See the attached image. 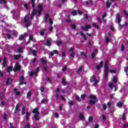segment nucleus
I'll return each instance as SVG.
<instances>
[{"mask_svg":"<svg viewBox=\"0 0 128 128\" xmlns=\"http://www.w3.org/2000/svg\"><path fill=\"white\" fill-rule=\"evenodd\" d=\"M104 78L108 80V60L105 62L104 66Z\"/></svg>","mask_w":128,"mask_h":128,"instance_id":"1","label":"nucleus"},{"mask_svg":"<svg viewBox=\"0 0 128 128\" xmlns=\"http://www.w3.org/2000/svg\"><path fill=\"white\" fill-rule=\"evenodd\" d=\"M32 114H35L34 115V118H35V120L38 122V120H40V117L38 115H40V112H38V108H36L33 110L32 111Z\"/></svg>","mask_w":128,"mask_h":128,"instance_id":"2","label":"nucleus"},{"mask_svg":"<svg viewBox=\"0 0 128 128\" xmlns=\"http://www.w3.org/2000/svg\"><path fill=\"white\" fill-rule=\"evenodd\" d=\"M22 70V66L20 65V63L16 62L15 64L14 68L13 69L14 72H20Z\"/></svg>","mask_w":128,"mask_h":128,"instance_id":"3","label":"nucleus"},{"mask_svg":"<svg viewBox=\"0 0 128 128\" xmlns=\"http://www.w3.org/2000/svg\"><path fill=\"white\" fill-rule=\"evenodd\" d=\"M90 82H94L95 86H96L98 83V82L96 80V75L94 74L92 76H91L90 78Z\"/></svg>","mask_w":128,"mask_h":128,"instance_id":"4","label":"nucleus"},{"mask_svg":"<svg viewBox=\"0 0 128 128\" xmlns=\"http://www.w3.org/2000/svg\"><path fill=\"white\" fill-rule=\"evenodd\" d=\"M116 18L117 19L118 24L121 28L124 27V24H120V22H122V18H120V13H118L116 14Z\"/></svg>","mask_w":128,"mask_h":128,"instance_id":"5","label":"nucleus"},{"mask_svg":"<svg viewBox=\"0 0 128 128\" xmlns=\"http://www.w3.org/2000/svg\"><path fill=\"white\" fill-rule=\"evenodd\" d=\"M92 28V26L90 24H86L85 26H82L81 28L82 30H86V32H88V30H90Z\"/></svg>","mask_w":128,"mask_h":128,"instance_id":"6","label":"nucleus"},{"mask_svg":"<svg viewBox=\"0 0 128 128\" xmlns=\"http://www.w3.org/2000/svg\"><path fill=\"white\" fill-rule=\"evenodd\" d=\"M20 82L19 84L20 86H22V84H26V83L24 82V77L22 76H20Z\"/></svg>","mask_w":128,"mask_h":128,"instance_id":"7","label":"nucleus"},{"mask_svg":"<svg viewBox=\"0 0 128 128\" xmlns=\"http://www.w3.org/2000/svg\"><path fill=\"white\" fill-rule=\"evenodd\" d=\"M98 49L94 50V51L92 52V54H91V56H92V60H94V56H95L96 54H98Z\"/></svg>","mask_w":128,"mask_h":128,"instance_id":"8","label":"nucleus"},{"mask_svg":"<svg viewBox=\"0 0 128 128\" xmlns=\"http://www.w3.org/2000/svg\"><path fill=\"white\" fill-rule=\"evenodd\" d=\"M102 66H104V62L101 61L100 63V65L96 66V68L98 70H100L101 68H102Z\"/></svg>","mask_w":128,"mask_h":128,"instance_id":"9","label":"nucleus"},{"mask_svg":"<svg viewBox=\"0 0 128 128\" xmlns=\"http://www.w3.org/2000/svg\"><path fill=\"white\" fill-rule=\"evenodd\" d=\"M13 56L14 58V60H20V58H22V54H19L14 55Z\"/></svg>","mask_w":128,"mask_h":128,"instance_id":"10","label":"nucleus"},{"mask_svg":"<svg viewBox=\"0 0 128 128\" xmlns=\"http://www.w3.org/2000/svg\"><path fill=\"white\" fill-rule=\"evenodd\" d=\"M2 66V68H6V57L4 58Z\"/></svg>","mask_w":128,"mask_h":128,"instance_id":"11","label":"nucleus"},{"mask_svg":"<svg viewBox=\"0 0 128 128\" xmlns=\"http://www.w3.org/2000/svg\"><path fill=\"white\" fill-rule=\"evenodd\" d=\"M12 80L10 78H8L6 81V86H10V84H12Z\"/></svg>","mask_w":128,"mask_h":128,"instance_id":"12","label":"nucleus"},{"mask_svg":"<svg viewBox=\"0 0 128 128\" xmlns=\"http://www.w3.org/2000/svg\"><path fill=\"white\" fill-rule=\"evenodd\" d=\"M40 62L42 63V66L48 63V62L44 58H42L40 59Z\"/></svg>","mask_w":128,"mask_h":128,"instance_id":"13","label":"nucleus"},{"mask_svg":"<svg viewBox=\"0 0 128 128\" xmlns=\"http://www.w3.org/2000/svg\"><path fill=\"white\" fill-rule=\"evenodd\" d=\"M78 118L81 120H84V114L80 112Z\"/></svg>","mask_w":128,"mask_h":128,"instance_id":"14","label":"nucleus"},{"mask_svg":"<svg viewBox=\"0 0 128 128\" xmlns=\"http://www.w3.org/2000/svg\"><path fill=\"white\" fill-rule=\"evenodd\" d=\"M50 18V14H45V16L44 18V22H48V20Z\"/></svg>","mask_w":128,"mask_h":128,"instance_id":"15","label":"nucleus"},{"mask_svg":"<svg viewBox=\"0 0 128 128\" xmlns=\"http://www.w3.org/2000/svg\"><path fill=\"white\" fill-rule=\"evenodd\" d=\"M111 6H112V2H110V0H108L106 2V6L107 8H110Z\"/></svg>","mask_w":128,"mask_h":128,"instance_id":"16","label":"nucleus"},{"mask_svg":"<svg viewBox=\"0 0 128 128\" xmlns=\"http://www.w3.org/2000/svg\"><path fill=\"white\" fill-rule=\"evenodd\" d=\"M92 26L93 28H96L97 30H100V26L97 25L96 23L93 22L92 24Z\"/></svg>","mask_w":128,"mask_h":128,"instance_id":"17","label":"nucleus"},{"mask_svg":"<svg viewBox=\"0 0 128 128\" xmlns=\"http://www.w3.org/2000/svg\"><path fill=\"white\" fill-rule=\"evenodd\" d=\"M88 102L90 106H94L96 104V100H89Z\"/></svg>","mask_w":128,"mask_h":128,"instance_id":"18","label":"nucleus"},{"mask_svg":"<svg viewBox=\"0 0 128 128\" xmlns=\"http://www.w3.org/2000/svg\"><path fill=\"white\" fill-rule=\"evenodd\" d=\"M18 108H20V104H16V106L15 108L14 114H16V112H18Z\"/></svg>","mask_w":128,"mask_h":128,"instance_id":"19","label":"nucleus"},{"mask_svg":"<svg viewBox=\"0 0 128 128\" xmlns=\"http://www.w3.org/2000/svg\"><path fill=\"white\" fill-rule=\"evenodd\" d=\"M112 81L114 84H116L118 82V78L116 77V76H113Z\"/></svg>","mask_w":128,"mask_h":128,"instance_id":"20","label":"nucleus"},{"mask_svg":"<svg viewBox=\"0 0 128 128\" xmlns=\"http://www.w3.org/2000/svg\"><path fill=\"white\" fill-rule=\"evenodd\" d=\"M25 114H26V106H23L22 107V116H24V115Z\"/></svg>","mask_w":128,"mask_h":128,"instance_id":"21","label":"nucleus"},{"mask_svg":"<svg viewBox=\"0 0 128 128\" xmlns=\"http://www.w3.org/2000/svg\"><path fill=\"white\" fill-rule=\"evenodd\" d=\"M14 92L16 96H20V92H18V89L16 88H14Z\"/></svg>","mask_w":128,"mask_h":128,"instance_id":"22","label":"nucleus"},{"mask_svg":"<svg viewBox=\"0 0 128 128\" xmlns=\"http://www.w3.org/2000/svg\"><path fill=\"white\" fill-rule=\"evenodd\" d=\"M36 0H31V4H32V8H34L35 6H36Z\"/></svg>","mask_w":128,"mask_h":128,"instance_id":"23","label":"nucleus"},{"mask_svg":"<svg viewBox=\"0 0 128 128\" xmlns=\"http://www.w3.org/2000/svg\"><path fill=\"white\" fill-rule=\"evenodd\" d=\"M18 52L20 54H22V52H24V48L22 47L18 48Z\"/></svg>","mask_w":128,"mask_h":128,"instance_id":"24","label":"nucleus"},{"mask_svg":"<svg viewBox=\"0 0 128 128\" xmlns=\"http://www.w3.org/2000/svg\"><path fill=\"white\" fill-rule=\"evenodd\" d=\"M82 70H84V66H82L78 69V71L76 72V74H80V72H82Z\"/></svg>","mask_w":128,"mask_h":128,"instance_id":"25","label":"nucleus"},{"mask_svg":"<svg viewBox=\"0 0 128 128\" xmlns=\"http://www.w3.org/2000/svg\"><path fill=\"white\" fill-rule=\"evenodd\" d=\"M29 41L32 42H34V36L32 35H30L29 36Z\"/></svg>","mask_w":128,"mask_h":128,"instance_id":"26","label":"nucleus"},{"mask_svg":"<svg viewBox=\"0 0 128 128\" xmlns=\"http://www.w3.org/2000/svg\"><path fill=\"white\" fill-rule=\"evenodd\" d=\"M38 10L42 12L44 10V6L42 4H39L38 6Z\"/></svg>","mask_w":128,"mask_h":128,"instance_id":"27","label":"nucleus"},{"mask_svg":"<svg viewBox=\"0 0 128 128\" xmlns=\"http://www.w3.org/2000/svg\"><path fill=\"white\" fill-rule=\"evenodd\" d=\"M89 98H90V100H96V95L92 94L90 95Z\"/></svg>","mask_w":128,"mask_h":128,"instance_id":"28","label":"nucleus"},{"mask_svg":"<svg viewBox=\"0 0 128 128\" xmlns=\"http://www.w3.org/2000/svg\"><path fill=\"white\" fill-rule=\"evenodd\" d=\"M30 112H26V120H30Z\"/></svg>","mask_w":128,"mask_h":128,"instance_id":"29","label":"nucleus"},{"mask_svg":"<svg viewBox=\"0 0 128 128\" xmlns=\"http://www.w3.org/2000/svg\"><path fill=\"white\" fill-rule=\"evenodd\" d=\"M34 56H36L38 53L36 52V50H33L32 52Z\"/></svg>","mask_w":128,"mask_h":128,"instance_id":"30","label":"nucleus"},{"mask_svg":"<svg viewBox=\"0 0 128 128\" xmlns=\"http://www.w3.org/2000/svg\"><path fill=\"white\" fill-rule=\"evenodd\" d=\"M12 70V66H8L7 68L6 72H10Z\"/></svg>","mask_w":128,"mask_h":128,"instance_id":"31","label":"nucleus"},{"mask_svg":"<svg viewBox=\"0 0 128 128\" xmlns=\"http://www.w3.org/2000/svg\"><path fill=\"white\" fill-rule=\"evenodd\" d=\"M34 14H36V9H33L30 14V16H34Z\"/></svg>","mask_w":128,"mask_h":128,"instance_id":"32","label":"nucleus"},{"mask_svg":"<svg viewBox=\"0 0 128 128\" xmlns=\"http://www.w3.org/2000/svg\"><path fill=\"white\" fill-rule=\"evenodd\" d=\"M4 98V92H0V98L2 100Z\"/></svg>","mask_w":128,"mask_h":128,"instance_id":"33","label":"nucleus"},{"mask_svg":"<svg viewBox=\"0 0 128 128\" xmlns=\"http://www.w3.org/2000/svg\"><path fill=\"white\" fill-rule=\"evenodd\" d=\"M62 84L63 86H66V78H62Z\"/></svg>","mask_w":128,"mask_h":128,"instance_id":"34","label":"nucleus"},{"mask_svg":"<svg viewBox=\"0 0 128 128\" xmlns=\"http://www.w3.org/2000/svg\"><path fill=\"white\" fill-rule=\"evenodd\" d=\"M45 44L47 46H50V40H47Z\"/></svg>","mask_w":128,"mask_h":128,"instance_id":"35","label":"nucleus"},{"mask_svg":"<svg viewBox=\"0 0 128 128\" xmlns=\"http://www.w3.org/2000/svg\"><path fill=\"white\" fill-rule=\"evenodd\" d=\"M116 106H118V108H122V106H123L122 102H118L116 104Z\"/></svg>","mask_w":128,"mask_h":128,"instance_id":"36","label":"nucleus"},{"mask_svg":"<svg viewBox=\"0 0 128 128\" xmlns=\"http://www.w3.org/2000/svg\"><path fill=\"white\" fill-rule=\"evenodd\" d=\"M30 20V18L28 17V16H27L24 20V22H28Z\"/></svg>","mask_w":128,"mask_h":128,"instance_id":"37","label":"nucleus"},{"mask_svg":"<svg viewBox=\"0 0 128 128\" xmlns=\"http://www.w3.org/2000/svg\"><path fill=\"white\" fill-rule=\"evenodd\" d=\"M56 44L58 46H60V44H62V42L60 40H58L56 42Z\"/></svg>","mask_w":128,"mask_h":128,"instance_id":"38","label":"nucleus"},{"mask_svg":"<svg viewBox=\"0 0 128 128\" xmlns=\"http://www.w3.org/2000/svg\"><path fill=\"white\" fill-rule=\"evenodd\" d=\"M24 36L23 34H21L20 36H19V40H24Z\"/></svg>","mask_w":128,"mask_h":128,"instance_id":"39","label":"nucleus"},{"mask_svg":"<svg viewBox=\"0 0 128 128\" xmlns=\"http://www.w3.org/2000/svg\"><path fill=\"white\" fill-rule=\"evenodd\" d=\"M93 120H94V118H92V116H90L88 117V120L90 122H92Z\"/></svg>","mask_w":128,"mask_h":128,"instance_id":"40","label":"nucleus"},{"mask_svg":"<svg viewBox=\"0 0 128 128\" xmlns=\"http://www.w3.org/2000/svg\"><path fill=\"white\" fill-rule=\"evenodd\" d=\"M40 36H44V30H42L40 31Z\"/></svg>","mask_w":128,"mask_h":128,"instance_id":"41","label":"nucleus"},{"mask_svg":"<svg viewBox=\"0 0 128 128\" xmlns=\"http://www.w3.org/2000/svg\"><path fill=\"white\" fill-rule=\"evenodd\" d=\"M72 16H76V14H78V12L76 10H72Z\"/></svg>","mask_w":128,"mask_h":128,"instance_id":"42","label":"nucleus"},{"mask_svg":"<svg viewBox=\"0 0 128 128\" xmlns=\"http://www.w3.org/2000/svg\"><path fill=\"white\" fill-rule=\"evenodd\" d=\"M30 96H32V92H30V91L29 90L27 93V98H30Z\"/></svg>","mask_w":128,"mask_h":128,"instance_id":"43","label":"nucleus"},{"mask_svg":"<svg viewBox=\"0 0 128 128\" xmlns=\"http://www.w3.org/2000/svg\"><path fill=\"white\" fill-rule=\"evenodd\" d=\"M109 72L111 73V74H116V70H109Z\"/></svg>","mask_w":128,"mask_h":128,"instance_id":"44","label":"nucleus"},{"mask_svg":"<svg viewBox=\"0 0 128 128\" xmlns=\"http://www.w3.org/2000/svg\"><path fill=\"white\" fill-rule=\"evenodd\" d=\"M109 86L110 88H116V86H114V84H112V83H109Z\"/></svg>","mask_w":128,"mask_h":128,"instance_id":"45","label":"nucleus"},{"mask_svg":"<svg viewBox=\"0 0 128 128\" xmlns=\"http://www.w3.org/2000/svg\"><path fill=\"white\" fill-rule=\"evenodd\" d=\"M71 28L74 30H76V24H71Z\"/></svg>","mask_w":128,"mask_h":128,"instance_id":"46","label":"nucleus"},{"mask_svg":"<svg viewBox=\"0 0 128 128\" xmlns=\"http://www.w3.org/2000/svg\"><path fill=\"white\" fill-rule=\"evenodd\" d=\"M76 100L78 102H82V100H80V98L78 95H76Z\"/></svg>","mask_w":128,"mask_h":128,"instance_id":"47","label":"nucleus"},{"mask_svg":"<svg viewBox=\"0 0 128 128\" xmlns=\"http://www.w3.org/2000/svg\"><path fill=\"white\" fill-rule=\"evenodd\" d=\"M6 36L8 40H10V38H12V35L10 34H6Z\"/></svg>","mask_w":128,"mask_h":128,"instance_id":"48","label":"nucleus"},{"mask_svg":"<svg viewBox=\"0 0 128 128\" xmlns=\"http://www.w3.org/2000/svg\"><path fill=\"white\" fill-rule=\"evenodd\" d=\"M86 94H83L81 95V98L82 100H84V98H86Z\"/></svg>","mask_w":128,"mask_h":128,"instance_id":"49","label":"nucleus"},{"mask_svg":"<svg viewBox=\"0 0 128 128\" xmlns=\"http://www.w3.org/2000/svg\"><path fill=\"white\" fill-rule=\"evenodd\" d=\"M42 10H38V16H42Z\"/></svg>","mask_w":128,"mask_h":128,"instance_id":"50","label":"nucleus"},{"mask_svg":"<svg viewBox=\"0 0 128 128\" xmlns=\"http://www.w3.org/2000/svg\"><path fill=\"white\" fill-rule=\"evenodd\" d=\"M48 102V100H46V98H43L42 100H41V103L42 104H44V102Z\"/></svg>","mask_w":128,"mask_h":128,"instance_id":"51","label":"nucleus"},{"mask_svg":"<svg viewBox=\"0 0 128 128\" xmlns=\"http://www.w3.org/2000/svg\"><path fill=\"white\" fill-rule=\"evenodd\" d=\"M106 44H108V42H110V38H108V37H106Z\"/></svg>","mask_w":128,"mask_h":128,"instance_id":"52","label":"nucleus"},{"mask_svg":"<svg viewBox=\"0 0 128 128\" xmlns=\"http://www.w3.org/2000/svg\"><path fill=\"white\" fill-rule=\"evenodd\" d=\"M102 108L104 110H106V104H103Z\"/></svg>","mask_w":128,"mask_h":128,"instance_id":"53","label":"nucleus"},{"mask_svg":"<svg viewBox=\"0 0 128 128\" xmlns=\"http://www.w3.org/2000/svg\"><path fill=\"white\" fill-rule=\"evenodd\" d=\"M102 118L103 120H106V115L102 114Z\"/></svg>","mask_w":128,"mask_h":128,"instance_id":"54","label":"nucleus"},{"mask_svg":"<svg viewBox=\"0 0 128 128\" xmlns=\"http://www.w3.org/2000/svg\"><path fill=\"white\" fill-rule=\"evenodd\" d=\"M122 120H126V114L124 113L122 116Z\"/></svg>","mask_w":128,"mask_h":128,"instance_id":"55","label":"nucleus"},{"mask_svg":"<svg viewBox=\"0 0 128 128\" xmlns=\"http://www.w3.org/2000/svg\"><path fill=\"white\" fill-rule=\"evenodd\" d=\"M46 80H48V82H49L50 84H52V80H50V78L49 77L46 78Z\"/></svg>","mask_w":128,"mask_h":128,"instance_id":"56","label":"nucleus"},{"mask_svg":"<svg viewBox=\"0 0 128 128\" xmlns=\"http://www.w3.org/2000/svg\"><path fill=\"white\" fill-rule=\"evenodd\" d=\"M24 8H26V10H28V4L26 3H25L24 4Z\"/></svg>","mask_w":128,"mask_h":128,"instance_id":"57","label":"nucleus"},{"mask_svg":"<svg viewBox=\"0 0 128 128\" xmlns=\"http://www.w3.org/2000/svg\"><path fill=\"white\" fill-rule=\"evenodd\" d=\"M26 128H30V124H26V126H25Z\"/></svg>","mask_w":128,"mask_h":128,"instance_id":"58","label":"nucleus"},{"mask_svg":"<svg viewBox=\"0 0 128 128\" xmlns=\"http://www.w3.org/2000/svg\"><path fill=\"white\" fill-rule=\"evenodd\" d=\"M54 117L56 118H58V113L56 112L54 113Z\"/></svg>","mask_w":128,"mask_h":128,"instance_id":"59","label":"nucleus"},{"mask_svg":"<svg viewBox=\"0 0 128 128\" xmlns=\"http://www.w3.org/2000/svg\"><path fill=\"white\" fill-rule=\"evenodd\" d=\"M0 76L1 78H4V73L0 70Z\"/></svg>","mask_w":128,"mask_h":128,"instance_id":"60","label":"nucleus"},{"mask_svg":"<svg viewBox=\"0 0 128 128\" xmlns=\"http://www.w3.org/2000/svg\"><path fill=\"white\" fill-rule=\"evenodd\" d=\"M53 52H54V54H58V52L56 50H54Z\"/></svg>","mask_w":128,"mask_h":128,"instance_id":"61","label":"nucleus"},{"mask_svg":"<svg viewBox=\"0 0 128 128\" xmlns=\"http://www.w3.org/2000/svg\"><path fill=\"white\" fill-rule=\"evenodd\" d=\"M62 72H65L66 70V66H64V67H63L62 68Z\"/></svg>","mask_w":128,"mask_h":128,"instance_id":"62","label":"nucleus"},{"mask_svg":"<svg viewBox=\"0 0 128 128\" xmlns=\"http://www.w3.org/2000/svg\"><path fill=\"white\" fill-rule=\"evenodd\" d=\"M40 68L38 67L36 68V72H37V73L38 72H40Z\"/></svg>","mask_w":128,"mask_h":128,"instance_id":"63","label":"nucleus"},{"mask_svg":"<svg viewBox=\"0 0 128 128\" xmlns=\"http://www.w3.org/2000/svg\"><path fill=\"white\" fill-rule=\"evenodd\" d=\"M124 128H128V123H126V124L124 125Z\"/></svg>","mask_w":128,"mask_h":128,"instance_id":"64","label":"nucleus"}]
</instances>
